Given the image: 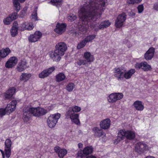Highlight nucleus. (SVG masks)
I'll list each match as a JSON object with an SVG mask.
<instances>
[{
  "instance_id": "obj_1",
  "label": "nucleus",
  "mask_w": 158,
  "mask_h": 158,
  "mask_svg": "<svg viewBox=\"0 0 158 158\" xmlns=\"http://www.w3.org/2000/svg\"><path fill=\"white\" fill-rule=\"evenodd\" d=\"M107 0H89L86 4L90 8L88 17L95 20L99 18L105 9Z\"/></svg>"
},
{
  "instance_id": "obj_2",
  "label": "nucleus",
  "mask_w": 158,
  "mask_h": 158,
  "mask_svg": "<svg viewBox=\"0 0 158 158\" xmlns=\"http://www.w3.org/2000/svg\"><path fill=\"white\" fill-rule=\"evenodd\" d=\"M47 113V110L43 108L27 106L24 109L23 119L24 122H27L29 121L31 115L36 117H40Z\"/></svg>"
},
{
  "instance_id": "obj_3",
  "label": "nucleus",
  "mask_w": 158,
  "mask_h": 158,
  "mask_svg": "<svg viewBox=\"0 0 158 158\" xmlns=\"http://www.w3.org/2000/svg\"><path fill=\"white\" fill-rule=\"evenodd\" d=\"M122 69L119 67L115 68L113 69L114 76L118 81L130 79L135 72V69H132L124 73L122 71Z\"/></svg>"
},
{
  "instance_id": "obj_4",
  "label": "nucleus",
  "mask_w": 158,
  "mask_h": 158,
  "mask_svg": "<svg viewBox=\"0 0 158 158\" xmlns=\"http://www.w3.org/2000/svg\"><path fill=\"white\" fill-rule=\"evenodd\" d=\"M90 7L86 3L83 6H81L78 10V16L80 20L83 22H86L87 23L90 21V20L93 21H96L98 19L95 20L93 19L90 18L88 17L89 13V10ZM87 23H86L87 24Z\"/></svg>"
},
{
  "instance_id": "obj_5",
  "label": "nucleus",
  "mask_w": 158,
  "mask_h": 158,
  "mask_svg": "<svg viewBox=\"0 0 158 158\" xmlns=\"http://www.w3.org/2000/svg\"><path fill=\"white\" fill-rule=\"evenodd\" d=\"M94 55L90 52L87 51L84 53L83 57H81L78 59L77 63L79 66L85 65L88 63L90 64L94 61Z\"/></svg>"
},
{
  "instance_id": "obj_6",
  "label": "nucleus",
  "mask_w": 158,
  "mask_h": 158,
  "mask_svg": "<svg viewBox=\"0 0 158 158\" xmlns=\"http://www.w3.org/2000/svg\"><path fill=\"white\" fill-rule=\"evenodd\" d=\"M153 147L152 144H148L143 142H139L135 144V150L138 153L141 154L145 152L149 151Z\"/></svg>"
},
{
  "instance_id": "obj_7",
  "label": "nucleus",
  "mask_w": 158,
  "mask_h": 158,
  "mask_svg": "<svg viewBox=\"0 0 158 158\" xmlns=\"http://www.w3.org/2000/svg\"><path fill=\"white\" fill-rule=\"evenodd\" d=\"M4 151L1 149H0V151L2 153V158H9L11 154L12 142L11 140L9 139H6Z\"/></svg>"
},
{
  "instance_id": "obj_8",
  "label": "nucleus",
  "mask_w": 158,
  "mask_h": 158,
  "mask_svg": "<svg viewBox=\"0 0 158 158\" xmlns=\"http://www.w3.org/2000/svg\"><path fill=\"white\" fill-rule=\"evenodd\" d=\"M60 117V114L58 113L51 114L47 120V124L48 127L51 128L55 127Z\"/></svg>"
},
{
  "instance_id": "obj_9",
  "label": "nucleus",
  "mask_w": 158,
  "mask_h": 158,
  "mask_svg": "<svg viewBox=\"0 0 158 158\" xmlns=\"http://www.w3.org/2000/svg\"><path fill=\"white\" fill-rule=\"evenodd\" d=\"M123 95L122 93H114L110 94L107 97L108 102L110 103L116 102L118 100L123 98Z\"/></svg>"
},
{
  "instance_id": "obj_10",
  "label": "nucleus",
  "mask_w": 158,
  "mask_h": 158,
  "mask_svg": "<svg viewBox=\"0 0 158 158\" xmlns=\"http://www.w3.org/2000/svg\"><path fill=\"white\" fill-rule=\"evenodd\" d=\"M65 116L66 118H70L71 121L76 124H78L80 123L78 118L79 115L78 114L73 113L70 110H67Z\"/></svg>"
},
{
  "instance_id": "obj_11",
  "label": "nucleus",
  "mask_w": 158,
  "mask_h": 158,
  "mask_svg": "<svg viewBox=\"0 0 158 158\" xmlns=\"http://www.w3.org/2000/svg\"><path fill=\"white\" fill-rule=\"evenodd\" d=\"M127 15L124 13H123L119 15L115 21V25L117 28L121 27L123 25V23L125 21Z\"/></svg>"
},
{
  "instance_id": "obj_12",
  "label": "nucleus",
  "mask_w": 158,
  "mask_h": 158,
  "mask_svg": "<svg viewBox=\"0 0 158 158\" xmlns=\"http://www.w3.org/2000/svg\"><path fill=\"white\" fill-rule=\"evenodd\" d=\"M67 49L66 43L63 42H59L55 46V50L57 51L61 56H63Z\"/></svg>"
},
{
  "instance_id": "obj_13",
  "label": "nucleus",
  "mask_w": 158,
  "mask_h": 158,
  "mask_svg": "<svg viewBox=\"0 0 158 158\" xmlns=\"http://www.w3.org/2000/svg\"><path fill=\"white\" fill-rule=\"evenodd\" d=\"M55 70L54 66L44 69L39 73L38 76L40 78H44L49 76Z\"/></svg>"
},
{
  "instance_id": "obj_14",
  "label": "nucleus",
  "mask_w": 158,
  "mask_h": 158,
  "mask_svg": "<svg viewBox=\"0 0 158 158\" xmlns=\"http://www.w3.org/2000/svg\"><path fill=\"white\" fill-rule=\"evenodd\" d=\"M50 58L54 61L59 62L61 59V56L57 51L55 49L54 51L50 52L48 54Z\"/></svg>"
},
{
  "instance_id": "obj_15",
  "label": "nucleus",
  "mask_w": 158,
  "mask_h": 158,
  "mask_svg": "<svg viewBox=\"0 0 158 158\" xmlns=\"http://www.w3.org/2000/svg\"><path fill=\"white\" fill-rule=\"evenodd\" d=\"M17 104V101L14 100L8 104L5 107L7 111V114H10L13 112L16 109Z\"/></svg>"
},
{
  "instance_id": "obj_16",
  "label": "nucleus",
  "mask_w": 158,
  "mask_h": 158,
  "mask_svg": "<svg viewBox=\"0 0 158 158\" xmlns=\"http://www.w3.org/2000/svg\"><path fill=\"white\" fill-rule=\"evenodd\" d=\"M42 36V33L39 31H36L34 34L31 35L28 37V39L30 42H35L38 41Z\"/></svg>"
},
{
  "instance_id": "obj_17",
  "label": "nucleus",
  "mask_w": 158,
  "mask_h": 158,
  "mask_svg": "<svg viewBox=\"0 0 158 158\" xmlns=\"http://www.w3.org/2000/svg\"><path fill=\"white\" fill-rule=\"evenodd\" d=\"M28 67L27 60L23 59L19 61L16 67V69L18 71L21 72L28 68Z\"/></svg>"
},
{
  "instance_id": "obj_18",
  "label": "nucleus",
  "mask_w": 158,
  "mask_h": 158,
  "mask_svg": "<svg viewBox=\"0 0 158 158\" xmlns=\"http://www.w3.org/2000/svg\"><path fill=\"white\" fill-rule=\"evenodd\" d=\"M18 61L17 58L15 56L10 57L6 62L5 67L7 68H11L16 64Z\"/></svg>"
},
{
  "instance_id": "obj_19",
  "label": "nucleus",
  "mask_w": 158,
  "mask_h": 158,
  "mask_svg": "<svg viewBox=\"0 0 158 158\" xmlns=\"http://www.w3.org/2000/svg\"><path fill=\"white\" fill-rule=\"evenodd\" d=\"M135 67L137 69H141L144 71H148L151 69V66L146 62L137 63L135 64Z\"/></svg>"
},
{
  "instance_id": "obj_20",
  "label": "nucleus",
  "mask_w": 158,
  "mask_h": 158,
  "mask_svg": "<svg viewBox=\"0 0 158 158\" xmlns=\"http://www.w3.org/2000/svg\"><path fill=\"white\" fill-rule=\"evenodd\" d=\"M66 26L65 23H58L54 29V31L56 33L61 35L65 31Z\"/></svg>"
},
{
  "instance_id": "obj_21",
  "label": "nucleus",
  "mask_w": 158,
  "mask_h": 158,
  "mask_svg": "<svg viewBox=\"0 0 158 158\" xmlns=\"http://www.w3.org/2000/svg\"><path fill=\"white\" fill-rule=\"evenodd\" d=\"M16 91V89L15 87H10L5 93L3 94V96L5 99L10 98L15 94Z\"/></svg>"
},
{
  "instance_id": "obj_22",
  "label": "nucleus",
  "mask_w": 158,
  "mask_h": 158,
  "mask_svg": "<svg viewBox=\"0 0 158 158\" xmlns=\"http://www.w3.org/2000/svg\"><path fill=\"white\" fill-rule=\"evenodd\" d=\"M19 26L17 21H15L10 29L11 35L12 37L16 36L18 33Z\"/></svg>"
},
{
  "instance_id": "obj_23",
  "label": "nucleus",
  "mask_w": 158,
  "mask_h": 158,
  "mask_svg": "<svg viewBox=\"0 0 158 158\" xmlns=\"http://www.w3.org/2000/svg\"><path fill=\"white\" fill-rule=\"evenodd\" d=\"M110 120L109 118L104 119L100 122L99 124L100 127L103 129H107L110 127Z\"/></svg>"
},
{
  "instance_id": "obj_24",
  "label": "nucleus",
  "mask_w": 158,
  "mask_h": 158,
  "mask_svg": "<svg viewBox=\"0 0 158 158\" xmlns=\"http://www.w3.org/2000/svg\"><path fill=\"white\" fill-rule=\"evenodd\" d=\"M155 49L153 47H151L146 52L144 55L145 59L147 60H151L154 55Z\"/></svg>"
},
{
  "instance_id": "obj_25",
  "label": "nucleus",
  "mask_w": 158,
  "mask_h": 158,
  "mask_svg": "<svg viewBox=\"0 0 158 158\" xmlns=\"http://www.w3.org/2000/svg\"><path fill=\"white\" fill-rule=\"evenodd\" d=\"M11 52V50L8 47L2 48L0 50V60L6 57Z\"/></svg>"
},
{
  "instance_id": "obj_26",
  "label": "nucleus",
  "mask_w": 158,
  "mask_h": 158,
  "mask_svg": "<svg viewBox=\"0 0 158 158\" xmlns=\"http://www.w3.org/2000/svg\"><path fill=\"white\" fill-rule=\"evenodd\" d=\"M127 131L124 130H120L118 132V139L114 141V143L117 144L121 140L123 139L125 137L126 138Z\"/></svg>"
},
{
  "instance_id": "obj_27",
  "label": "nucleus",
  "mask_w": 158,
  "mask_h": 158,
  "mask_svg": "<svg viewBox=\"0 0 158 158\" xmlns=\"http://www.w3.org/2000/svg\"><path fill=\"white\" fill-rule=\"evenodd\" d=\"M133 106L136 110L139 111L143 110L144 108L142 102L139 100L135 101L134 102Z\"/></svg>"
},
{
  "instance_id": "obj_28",
  "label": "nucleus",
  "mask_w": 158,
  "mask_h": 158,
  "mask_svg": "<svg viewBox=\"0 0 158 158\" xmlns=\"http://www.w3.org/2000/svg\"><path fill=\"white\" fill-rule=\"evenodd\" d=\"M111 24L110 23L109 20H106L102 21L98 26V28H97L96 26H94L93 28L94 30L97 31L98 29H103L105 28L108 27Z\"/></svg>"
},
{
  "instance_id": "obj_29",
  "label": "nucleus",
  "mask_w": 158,
  "mask_h": 158,
  "mask_svg": "<svg viewBox=\"0 0 158 158\" xmlns=\"http://www.w3.org/2000/svg\"><path fill=\"white\" fill-rule=\"evenodd\" d=\"M93 132L94 133V135L96 136L100 137L101 136L105 137L106 134L101 130L98 127H94L92 129Z\"/></svg>"
},
{
  "instance_id": "obj_30",
  "label": "nucleus",
  "mask_w": 158,
  "mask_h": 158,
  "mask_svg": "<svg viewBox=\"0 0 158 158\" xmlns=\"http://www.w3.org/2000/svg\"><path fill=\"white\" fill-rule=\"evenodd\" d=\"M32 75L30 73H23L19 77V80L24 82L27 81L31 77Z\"/></svg>"
},
{
  "instance_id": "obj_31",
  "label": "nucleus",
  "mask_w": 158,
  "mask_h": 158,
  "mask_svg": "<svg viewBox=\"0 0 158 158\" xmlns=\"http://www.w3.org/2000/svg\"><path fill=\"white\" fill-rule=\"evenodd\" d=\"M135 137V132L132 131H127L126 138L129 140H131L134 139Z\"/></svg>"
},
{
  "instance_id": "obj_32",
  "label": "nucleus",
  "mask_w": 158,
  "mask_h": 158,
  "mask_svg": "<svg viewBox=\"0 0 158 158\" xmlns=\"http://www.w3.org/2000/svg\"><path fill=\"white\" fill-rule=\"evenodd\" d=\"M80 151H81L80 150ZM82 151V155L83 154L88 155L92 153L93 151V148L91 146H87L85 147Z\"/></svg>"
},
{
  "instance_id": "obj_33",
  "label": "nucleus",
  "mask_w": 158,
  "mask_h": 158,
  "mask_svg": "<svg viewBox=\"0 0 158 158\" xmlns=\"http://www.w3.org/2000/svg\"><path fill=\"white\" fill-rule=\"evenodd\" d=\"M63 2V0H51L49 3L57 7H61Z\"/></svg>"
},
{
  "instance_id": "obj_34",
  "label": "nucleus",
  "mask_w": 158,
  "mask_h": 158,
  "mask_svg": "<svg viewBox=\"0 0 158 158\" xmlns=\"http://www.w3.org/2000/svg\"><path fill=\"white\" fill-rule=\"evenodd\" d=\"M64 74L62 73H60L56 76V80L57 82H60L64 81L65 78Z\"/></svg>"
},
{
  "instance_id": "obj_35",
  "label": "nucleus",
  "mask_w": 158,
  "mask_h": 158,
  "mask_svg": "<svg viewBox=\"0 0 158 158\" xmlns=\"http://www.w3.org/2000/svg\"><path fill=\"white\" fill-rule=\"evenodd\" d=\"M81 108L77 106H73L69 107L67 110L70 111L73 113H78L81 111Z\"/></svg>"
},
{
  "instance_id": "obj_36",
  "label": "nucleus",
  "mask_w": 158,
  "mask_h": 158,
  "mask_svg": "<svg viewBox=\"0 0 158 158\" xmlns=\"http://www.w3.org/2000/svg\"><path fill=\"white\" fill-rule=\"evenodd\" d=\"M12 0L13 6L15 10L17 12H19L21 8V6L20 3L17 1V0Z\"/></svg>"
},
{
  "instance_id": "obj_37",
  "label": "nucleus",
  "mask_w": 158,
  "mask_h": 158,
  "mask_svg": "<svg viewBox=\"0 0 158 158\" xmlns=\"http://www.w3.org/2000/svg\"><path fill=\"white\" fill-rule=\"evenodd\" d=\"M37 8H35L32 12V14L31 15V19L35 21L39 20V19H38V17L37 16Z\"/></svg>"
},
{
  "instance_id": "obj_38",
  "label": "nucleus",
  "mask_w": 158,
  "mask_h": 158,
  "mask_svg": "<svg viewBox=\"0 0 158 158\" xmlns=\"http://www.w3.org/2000/svg\"><path fill=\"white\" fill-rule=\"evenodd\" d=\"M75 88V85L73 83H68L66 86V89L68 92L72 91Z\"/></svg>"
},
{
  "instance_id": "obj_39",
  "label": "nucleus",
  "mask_w": 158,
  "mask_h": 158,
  "mask_svg": "<svg viewBox=\"0 0 158 158\" xmlns=\"http://www.w3.org/2000/svg\"><path fill=\"white\" fill-rule=\"evenodd\" d=\"M96 36V35H89L87 36L84 40L86 43L91 42Z\"/></svg>"
},
{
  "instance_id": "obj_40",
  "label": "nucleus",
  "mask_w": 158,
  "mask_h": 158,
  "mask_svg": "<svg viewBox=\"0 0 158 158\" xmlns=\"http://www.w3.org/2000/svg\"><path fill=\"white\" fill-rule=\"evenodd\" d=\"M67 151L65 149H61L59 152L58 156L60 158H63L67 154Z\"/></svg>"
},
{
  "instance_id": "obj_41",
  "label": "nucleus",
  "mask_w": 158,
  "mask_h": 158,
  "mask_svg": "<svg viewBox=\"0 0 158 158\" xmlns=\"http://www.w3.org/2000/svg\"><path fill=\"white\" fill-rule=\"evenodd\" d=\"M88 28V25H84L79 27V30L82 34H85L87 32Z\"/></svg>"
},
{
  "instance_id": "obj_42",
  "label": "nucleus",
  "mask_w": 158,
  "mask_h": 158,
  "mask_svg": "<svg viewBox=\"0 0 158 158\" xmlns=\"http://www.w3.org/2000/svg\"><path fill=\"white\" fill-rule=\"evenodd\" d=\"M26 22H24L20 24L19 27V30L21 31H24L30 29L26 27Z\"/></svg>"
},
{
  "instance_id": "obj_43",
  "label": "nucleus",
  "mask_w": 158,
  "mask_h": 158,
  "mask_svg": "<svg viewBox=\"0 0 158 158\" xmlns=\"http://www.w3.org/2000/svg\"><path fill=\"white\" fill-rule=\"evenodd\" d=\"M86 43H87L85 42V40H83L78 44L77 47V49H80L83 48L85 46Z\"/></svg>"
},
{
  "instance_id": "obj_44",
  "label": "nucleus",
  "mask_w": 158,
  "mask_h": 158,
  "mask_svg": "<svg viewBox=\"0 0 158 158\" xmlns=\"http://www.w3.org/2000/svg\"><path fill=\"white\" fill-rule=\"evenodd\" d=\"M12 21L11 18H10V17L9 16L3 19V22L5 25H9Z\"/></svg>"
},
{
  "instance_id": "obj_45",
  "label": "nucleus",
  "mask_w": 158,
  "mask_h": 158,
  "mask_svg": "<svg viewBox=\"0 0 158 158\" xmlns=\"http://www.w3.org/2000/svg\"><path fill=\"white\" fill-rule=\"evenodd\" d=\"M67 18L69 21L72 22L76 19L77 17L75 15L71 14L68 16Z\"/></svg>"
},
{
  "instance_id": "obj_46",
  "label": "nucleus",
  "mask_w": 158,
  "mask_h": 158,
  "mask_svg": "<svg viewBox=\"0 0 158 158\" xmlns=\"http://www.w3.org/2000/svg\"><path fill=\"white\" fill-rule=\"evenodd\" d=\"M7 114V111L5 108H0V117H2Z\"/></svg>"
},
{
  "instance_id": "obj_47",
  "label": "nucleus",
  "mask_w": 158,
  "mask_h": 158,
  "mask_svg": "<svg viewBox=\"0 0 158 158\" xmlns=\"http://www.w3.org/2000/svg\"><path fill=\"white\" fill-rule=\"evenodd\" d=\"M12 21L16 19L18 17V15L17 13L14 12L10 14L9 15Z\"/></svg>"
},
{
  "instance_id": "obj_48",
  "label": "nucleus",
  "mask_w": 158,
  "mask_h": 158,
  "mask_svg": "<svg viewBox=\"0 0 158 158\" xmlns=\"http://www.w3.org/2000/svg\"><path fill=\"white\" fill-rule=\"evenodd\" d=\"M26 27L30 29V30H27L31 31L33 29L34 26L32 23L26 22Z\"/></svg>"
},
{
  "instance_id": "obj_49",
  "label": "nucleus",
  "mask_w": 158,
  "mask_h": 158,
  "mask_svg": "<svg viewBox=\"0 0 158 158\" xmlns=\"http://www.w3.org/2000/svg\"><path fill=\"white\" fill-rule=\"evenodd\" d=\"M27 10V7H25L23 8V10L20 13V15L21 17H23L25 15Z\"/></svg>"
},
{
  "instance_id": "obj_50",
  "label": "nucleus",
  "mask_w": 158,
  "mask_h": 158,
  "mask_svg": "<svg viewBox=\"0 0 158 158\" xmlns=\"http://www.w3.org/2000/svg\"><path fill=\"white\" fill-rule=\"evenodd\" d=\"M139 13H141L143 11L144 7L143 4H142L139 5L137 7Z\"/></svg>"
},
{
  "instance_id": "obj_51",
  "label": "nucleus",
  "mask_w": 158,
  "mask_h": 158,
  "mask_svg": "<svg viewBox=\"0 0 158 158\" xmlns=\"http://www.w3.org/2000/svg\"><path fill=\"white\" fill-rule=\"evenodd\" d=\"M55 104L51 105L50 106H47L46 107V110H47V112L50 111L52 110L55 107Z\"/></svg>"
},
{
  "instance_id": "obj_52",
  "label": "nucleus",
  "mask_w": 158,
  "mask_h": 158,
  "mask_svg": "<svg viewBox=\"0 0 158 158\" xmlns=\"http://www.w3.org/2000/svg\"><path fill=\"white\" fill-rule=\"evenodd\" d=\"M153 9L156 11H158V2H156L154 4Z\"/></svg>"
},
{
  "instance_id": "obj_53",
  "label": "nucleus",
  "mask_w": 158,
  "mask_h": 158,
  "mask_svg": "<svg viewBox=\"0 0 158 158\" xmlns=\"http://www.w3.org/2000/svg\"><path fill=\"white\" fill-rule=\"evenodd\" d=\"M82 152L81 151H79L77 153V156L76 158H85V157L82 156Z\"/></svg>"
},
{
  "instance_id": "obj_54",
  "label": "nucleus",
  "mask_w": 158,
  "mask_h": 158,
  "mask_svg": "<svg viewBox=\"0 0 158 158\" xmlns=\"http://www.w3.org/2000/svg\"><path fill=\"white\" fill-rule=\"evenodd\" d=\"M61 149L58 146H56L54 148L55 152L57 153L58 154L59 152Z\"/></svg>"
},
{
  "instance_id": "obj_55",
  "label": "nucleus",
  "mask_w": 158,
  "mask_h": 158,
  "mask_svg": "<svg viewBox=\"0 0 158 158\" xmlns=\"http://www.w3.org/2000/svg\"><path fill=\"white\" fill-rule=\"evenodd\" d=\"M127 3L129 4H134V0H127Z\"/></svg>"
},
{
  "instance_id": "obj_56",
  "label": "nucleus",
  "mask_w": 158,
  "mask_h": 158,
  "mask_svg": "<svg viewBox=\"0 0 158 158\" xmlns=\"http://www.w3.org/2000/svg\"><path fill=\"white\" fill-rule=\"evenodd\" d=\"M142 0H134V4H138L141 2Z\"/></svg>"
},
{
  "instance_id": "obj_57",
  "label": "nucleus",
  "mask_w": 158,
  "mask_h": 158,
  "mask_svg": "<svg viewBox=\"0 0 158 158\" xmlns=\"http://www.w3.org/2000/svg\"><path fill=\"white\" fill-rule=\"evenodd\" d=\"M78 146L79 148H81L83 147V144L81 143H79L78 144Z\"/></svg>"
},
{
  "instance_id": "obj_58",
  "label": "nucleus",
  "mask_w": 158,
  "mask_h": 158,
  "mask_svg": "<svg viewBox=\"0 0 158 158\" xmlns=\"http://www.w3.org/2000/svg\"><path fill=\"white\" fill-rule=\"evenodd\" d=\"M85 158H97L94 156L91 155V156H88L87 157H85Z\"/></svg>"
},
{
  "instance_id": "obj_59",
  "label": "nucleus",
  "mask_w": 158,
  "mask_h": 158,
  "mask_svg": "<svg viewBox=\"0 0 158 158\" xmlns=\"http://www.w3.org/2000/svg\"><path fill=\"white\" fill-rule=\"evenodd\" d=\"M145 158H155V157L153 156H147Z\"/></svg>"
},
{
  "instance_id": "obj_60",
  "label": "nucleus",
  "mask_w": 158,
  "mask_h": 158,
  "mask_svg": "<svg viewBox=\"0 0 158 158\" xmlns=\"http://www.w3.org/2000/svg\"><path fill=\"white\" fill-rule=\"evenodd\" d=\"M26 0H17V1L21 3H23Z\"/></svg>"
},
{
  "instance_id": "obj_61",
  "label": "nucleus",
  "mask_w": 158,
  "mask_h": 158,
  "mask_svg": "<svg viewBox=\"0 0 158 158\" xmlns=\"http://www.w3.org/2000/svg\"><path fill=\"white\" fill-rule=\"evenodd\" d=\"M135 13H133V15H135Z\"/></svg>"
}]
</instances>
